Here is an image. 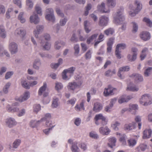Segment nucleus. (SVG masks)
I'll use <instances>...</instances> for the list:
<instances>
[{
  "instance_id": "nucleus-1",
  "label": "nucleus",
  "mask_w": 152,
  "mask_h": 152,
  "mask_svg": "<svg viewBox=\"0 0 152 152\" xmlns=\"http://www.w3.org/2000/svg\"><path fill=\"white\" fill-rule=\"evenodd\" d=\"M115 5V2L114 0H107L106 5L104 2H102L101 5H98L97 9L102 13H109L110 9L114 7Z\"/></svg>"
},
{
  "instance_id": "nucleus-2",
  "label": "nucleus",
  "mask_w": 152,
  "mask_h": 152,
  "mask_svg": "<svg viewBox=\"0 0 152 152\" xmlns=\"http://www.w3.org/2000/svg\"><path fill=\"white\" fill-rule=\"evenodd\" d=\"M132 5L129 6V8L132 11H130L129 15L132 17L135 16L136 15L140 12L142 8V5L137 1H136L133 7Z\"/></svg>"
},
{
  "instance_id": "nucleus-3",
  "label": "nucleus",
  "mask_w": 152,
  "mask_h": 152,
  "mask_svg": "<svg viewBox=\"0 0 152 152\" xmlns=\"http://www.w3.org/2000/svg\"><path fill=\"white\" fill-rule=\"evenodd\" d=\"M50 38V35L47 34H45L44 37L41 38L42 40L40 44L43 49L47 50L50 49L51 45L47 41L49 40Z\"/></svg>"
},
{
  "instance_id": "nucleus-4",
  "label": "nucleus",
  "mask_w": 152,
  "mask_h": 152,
  "mask_svg": "<svg viewBox=\"0 0 152 152\" xmlns=\"http://www.w3.org/2000/svg\"><path fill=\"white\" fill-rule=\"evenodd\" d=\"M51 115L49 113L46 114L45 115V117L43 118L40 121H32L30 122V126L33 127L34 128L37 126V124H38L40 121H42L43 120H44L46 121V125L48 126L51 127V124L50 123L49 125H48V123H49V121H48L51 118Z\"/></svg>"
},
{
  "instance_id": "nucleus-5",
  "label": "nucleus",
  "mask_w": 152,
  "mask_h": 152,
  "mask_svg": "<svg viewBox=\"0 0 152 152\" xmlns=\"http://www.w3.org/2000/svg\"><path fill=\"white\" fill-rule=\"evenodd\" d=\"M123 9H121L120 11L117 12V14L114 16V22L116 24H121L124 20V18L122 16Z\"/></svg>"
},
{
  "instance_id": "nucleus-6",
  "label": "nucleus",
  "mask_w": 152,
  "mask_h": 152,
  "mask_svg": "<svg viewBox=\"0 0 152 152\" xmlns=\"http://www.w3.org/2000/svg\"><path fill=\"white\" fill-rule=\"evenodd\" d=\"M140 102L141 104L144 106H147L152 103L151 97L148 94H144L140 100Z\"/></svg>"
},
{
  "instance_id": "nucleus-7",
  "label": "nucleus",
  "mask_w": 152,
  "mask_h": 152,
  "mask_svg": "<svg viewBox=\"0 0 152 152\" xmlns=\"http://www.w3.org/2000/svg\"><path fill=\"white\" fill-rule=\"evenodd\" d=\"M126 48V45L124 43L119 44L117 45L115 51V55L118 58L120 59L121 58V51L119 50L124 49Z\"/></svg>"
},
{
  "instance_id": "nucleus-8",
  "label": "nucleus",
  "mask_w": 152,
  "mask_h": 152,
  "mask_svg": "<svg viewBox=\"0 0 152 152\" xmlns=\"http://www.w3.org/2000/svg\"><path fill=\"white\" fill-rule=\"evenodd\" d=\"M47 14L45 16L46 19L53 22L55 20V18L53 15V10L51 8H48L46 10Z\"/></svg>"
},
{
  "instance_id": "nucleus-9",
  "label": "nucleus",
  "mask_w": 152,
  "mask_h": 152,
  "mask_svg": "<svg viewBox=\"0 0 152 152\" xmlns=\"http://www.w3.org/2000/svg\"><path fill=\"white\" fill-rule=\"evenodd\" d=\"M95 120V123L98 125V121L99 120H101L102 124V125H106L107 124V122L106 121V118L105 117L103 116L101 113L96 115L94 118Z\"/></svg>"
},
{
  "instance_id": "nucleus-10",
  "label": "nucleus",
  "mask_w": 152,
  "mask_h": 152,
  "mask_svg": "<svg viewBox=\"0 0 152 152\" xmlns=\"http://www.w3.org/2000/svg\"><path fill=\"white\" fill-rule=\"evenodd\" d=\"M75 69V67H72L67 69L64 70L62 73L63 79L64 80L69 79V78H68L66 75V74H70V75H72L73 74Z\"/></svg>"
},
{
  "instance_id": "nucleus-11",
  "label": "nucleus",
  "mask_w": 152,
  "mask_h": 152,
  "mask_svg": "<svg viewBox=\"0 0 152 152\" xmlns=\"http://www.w3.org/2000/svg\"><path fill=\"white\" fill-rule=\"evenodd\" d=\"M115 89V88H113L111 86L109 85L107 88H105L104 92V95L107 96L113 95V92Z\"/></svg>"
},
{
  "instance_id": "nucleus-12",
  "label": "nucleus",
  "mask_w": 152,
  "mask_h": 152,
  "mask_svg": "<svg viewBox=\"0 0 152 152\" xmlns=\"http://www.w3.org/2000/svg\"><path fill=\"white\" fill-rule=\"evenodd\" d=\"M82 83V82L81 81H79L77 83L76 82H73L69 83L68 85V88L72 90H74L75 88H78L80 87Z\"/></svg>"
},
{
  "instance_id": "nucleus-13",
  "label": "nucleus",
  "mask_w": 152,
  "mask_h": 152,
  "mask_svg": "<svg viewBox=\"0 0 152 152\" xmlns=\"http://www.w3.org/2000/svg\"><path fill=\"white\" fill-rule=\"evenodd\" d=\"M132 51L133 52L132 56L130 55H128L127 56V58L129 61H134L137 58V49L135 48H133L132 49Z\"/></svg>"
},
{
  "instance_id": "nucleus-14",
  "label": "nucleus",
  "mask_w": 152,
  "mask_h": 152,
  "mask_svg": "<svg viewBox=\"0 0 152 152\" xmlns=\"http://www.w3.org/2000/svg\"><path fill=\"white\" fill-rule=\"evenodd\" d=\"M30 93L29 92H25L23 96H21L19 98H16L15 99L17 101L22 102L27 99L29 97Z\"/></svg>"
},
{
  "instance_id": "nucleus-15",
  "label": "nucleus",
  "mask_w": 152,
  "mask_h": 152,
  "mask_svg": "<svg viewBox=\"0 0 152 152\" xmlns=\"http://www.w3.org/2000/svg\"><path fill=\"white\" fill-rule=\"evenodd\" d=\"M130 69L129 67L128 66H124L120 68L118 73V76L121 79H122L124 78V76L122 75L121 74L123 72L128 71Z\"/></svg>"
},
{
  "instance_id": "nucleus-16",
  "label": "nucleus",
  "mask_w": 152,
  "mask_h": 152,
  "mask_svg": "<svg viewBox=\"0 0 152 152\" xmlns=\"http://www.w3.org/2000/svg\"><path fill=\"white\" fill-rule=\"evenodd\" d=\"M22 86L26 89H28L30 88V86H33L36 85L37 83L36 81H34L32 83H29L26 82L25 81L22 80L21 82Z\"/></svg>"
},
{
  "instance_id": "nucleus-17",
  "label": "nucleus",
  "mask_w": 152,
  "mask_h": 152,
  "mask_svg": "<svg viewBox=\"0 0 152 152\" xmlns=\"http://www.w3.org/2000/svg\"><path fill=\"white\" fill-rule=\"evenodd\" d=\"M9 48L12 54L15 53L17 51V45L15 42L10 43V44Z\"/></svg>"
},
{
  "instance_id": "nucleus-18",
  "label": "nucleus",
  "mask_w": 152,
  "mask_h": 152,
  "mask_svg": "<svg viewBox=\"0 0 152 152\" xmlns=\"http://www.w3.org/2000/svg\"><path fill=\"white\" fill-rule=\"evenodd\" d=\"M108 21L107 17L105 16H102L99 18V25L100 26H106L107 24Z\"/></svg>"
},
{
  "instance_id": "nucleus-19",
  "label": "nucleus",
  "mask_w": 152,
  "mask_h": 152,
  "mask_svg": "<svg viewBox=\"0 0 152 152\" xmlns=\"http://www.w3.org/2000/svg\"><path fill=\"white\" fill-rule=\"evenodd\" d=\"M140 37L144 41H146L150 39L151 36L149 32H143L140 34Z\"/></svg>"
},
{
  "instance_id": "nucleus-20",
  "label": "nucleus",
  "mask_w": 152,
  "mask_h": 152,
  "mask_svg": "<svg viewBox=\"0 0 152 152\" xmlns=\"http://www.w3.org/2000/svg\"><path fill=\"white\" fill-rule=\"evenodd\" d=\"M6 123L9 127H12L16 124V122L15 120L12 118H10L7 119Z\"/></svg>"
},
{
  "instance_id": "nucleus-21",
  "label": "nucleus",
  "mask_w": 152,
  "mask_h": 152,
  "mask_svg": "<svg viewBox=\"0 0 152 152\" xmlns=\"http://www.w3.org/2000/svg\"><path fill=\"white\" fill-rule=\"evenodd\" d=\"M44 27L42 26L38 25L36 27V30L34 31V33L37 38L38 37V35L42 32L43 29Z\"/></svg>"
},
{
  "instance_id": "nucleus-22",
  "label": "nucleus",
  "mask_w": 152,
  "mask_h": 152,
  "mask_svg": "<svg viewBox=\"0 0 152 152\" xmlns=\"http://www.w3.org/2000/svg\"><path fill=\"white\" fill-rule=\"evenodd\" d=\"M152 131L151 129H146L143 132V138L147 139L150 138L151 136Z\"/></svg>"
},
{
  "instance_id": "nucleus-23",
  "label": "nucleus",
  "mask_w": 152,
  "mask_h": 152,
  "mask_svg": "<svg viewBox=\"0 0 152 152\" xmlns=\"http://www.w3.org/2000/svg\"><path fill=\"white\" fill-rule=\"evenodd\" d=\"M132 98L130 96H126V95H123L119 99L118 102L119 103L121 104L123 102L128 101Z\"/></svg>"
},
{
  "instance_id": "nucleus-24",
  "label": "nucleus",
  "mask_w": 152,
  "mask_h": 152,
  "mask_svg": "<svg viewBox=\"0 0 152 152\" xmlns=\"http://www.w3.org/2000/svg\"><path fill=\"white\" fill-rule=\"evenodd\" d=\"M131 77H133L136 82H141L143 80L142 77L138 74H133L131 76Z\"/></svg>"
},
{
  "instance_id": "nucleus-25",
  "label": "nucleus",
  "mask_w": 152,
  "mask_h": 152,
  "mask_svg": "<svg viewBox=\"0 0 152 152\" xmlns=\"http://www.w3.org/2000/svg\"><path fill=\"white\" fill-rule=\"evenodd\" d=\"M136 126V124L132 122L129 124H126L125 125L124 129L125 130H131L134 129Z\"/></svg>"
},
{
  "instance_id": "nucleus-26",
  "label": "nucleus",
  "mask_w": 152,
  "mask_h": 152,
  "mask_svg": "<svg viewBox=\"0 0 152 152\" xmlns=\"http://www.w3.org/2000/svg\"><path fill=\"white\" fill-rule=\"evenodd\" d=\"M102 108V106L99 103L96 102L94 104L93 110L96 112H98Z\"/></svg>"
},
{
  "instance_id": "nucleus-27",
  "label": "nucleus",
  "mask_w": 152,
  "mask_h": 152,
  "mask_svg": "<svg viewBox=\"0 0 152 152\" xmlns=\"http://www.w3.org/2000/svg\"><path fill=\"white\" fill-rule=\"evenodd\" d=\"M30 20L31 23H33L35 24H37L39 22V19L37 15H35L30 16Z\"/></svg>"
},
{
  "instance_id": "nucleus-28",
  "label": "nucleus",
  "mask_w": 152,
  "mask_h": 152,
  "mask_svg": "<svg viewBox=\"0 0 152 152\" xmlns=\"http://www.w3.org/2000/svg\"><path fill=\"white\" fill-rule=\"evenodd\" d=\"M99 131L100 133L103 135H107L110 132V130L106 126L104 128L101 127L99 129Z\"/></svg>"
},
{
  "instance_id": "nucleus-29",
  "label": "nucleus",
  "mask_w": 152,
  "mask_h": 152,
  "mask_svg": "<svg viewBox=\"0 0 152 152\" xmlns=\"http://www.w3.org/2000/svg\"><path fill=\"white\" fill-rule=\"evenodd\" d=\"M15 34L19 35L21 37H23L25 35L26 32L21 28H18L15 31Z\"/></svg>"
},
{
  "instance_id": "nucleus-30",
  "label": "nucleus",
  "mask_w": 152,
  "mask_h": 152,
  "mask_svg": "<svg viewBox=\"0 0 152 152\" xmlns=\"http://www.w3.org/2000/svg\"><path fill=\"white\" fill-rule=\"evenodd\" d=\"M108 141L109 143L108 144V145L110 148H112L113 146L115 145L116 139L115 138L113 137L109 139Z\"/></svg>"
},
{
  "instance_id": "nucleus-31",
  "label": "nucleus",
  "mask_w": 152,
  "mask_h": 152,
  "mask_svg": "<svg viewBox=\"0 0 152 152\" xmlns=\"http://www.w3.org/2000/svg\"><path fill=\"white\" fill-rule=\"evenodd\" d=\"M63 60L61 58H59L57 63H52L51 65V67L54 69H56L62 63Z\"/></svg>"
},
{
  "instance_id": "nucleus-32",
  "label": "nucleus",
  "mask_w": 152,
  "mask_h": 152,
  "mask_svg": "<svg viewBox=\"0 0 152 152\" xmlns=\"http://www.w3.org/2000/svg\"><path fill=\"white\" fill-rule=\"evenodd\" d=\"M85 102V101L83 100L80 104V105H76L75 107V109L77 111H79L81 109L84 110V103Z\"/></svg>"
},
{
  "instance_id": "nucleus-33",
  "label": "nucleus",
  "mask_w": 152,
  "mask_h": 152,
  "mask_svg": "<svg viewBox=\"0 0 152 152\" xmlns=\"http://www.w3.org/2000/svg\"><path fill=\"white\" fill-rule=\"evenodd\" d=\"M47 87V84L45 83H44L43 85L39 89L38 94L40 96L45 91Z\"/></svg>"
},
{
  "instance_id": "nucleus-34",
  "label": "nucleus",
  "mask_w": 152,
  "mask_h": 152,
  "mask_svg": "<svg viewBox=\"0 0 152 152\" xmlns=\"http://www.w3.org/2000/svg\"><path fill=\"white\" fill-rule=\"evenodd\" d=\"M0 36L3 38L6 37V32L2 26H0Z\"/></svg>"
},
{
  "instance_id": "nucleus-35",
  "label": "nucleus",
  "mask_w": 152,
  "mask_h": 152,
  "mask_svg": "<svg viewBox=\"0 0 152 152\" xmlns=\"http://www.w3.org/2000/svg\"><path fill=\"white\" fill-rule=\"evenodd\" d=\"M115 69H113L112 71H111L110 70H108L105 72L104 75L106 76L110 77L111 76L115 74Z\"/></svg>"
},
{
  "instance_id": "nucleus-36",
  "label": "nucleus",
  "mask_w": 152,
  "mask_h": 152,
  "mask_svg": "<svg viewBox=\"0 0 152 152\" xmlns=\"http://www.w3.org/2000/svg\"><path fill=\"white\" fill-rule=\"evenodd\" d=\"M126 136L125 134H123L121 135V137L119 139V141L123 145H125L126 144Z\"/></svg>"
},
{
  "instance_id": "nucleus-37",
  "label": "nucleus",
  "mask_w": 152,
  "mask_h": 152,
  "mask_svg": "<svg viewBox=\"0 0 152 152\" xmlns=\"http://www.w3.org/2000/svg\"><path fill=\"white\" fill-rule=\"evenodd\" d=\"M77 143L75 142L73 143L71 148L72 151V152H79V148H78L77 145Z\"/></svg>"
},
{
  "instance_id": "nucleus-38",
  "label": "nucleus",
  "mask_w": 152,
  "mask_h": 152,
  "mask_svg": "<svg viewBox=\"0 0 152 152\" xmlns=\"http://www.w3.org/2000/svg\"><path fill=\"white\" fill-rule=\"evenodd\" d=\"M127 142L129 146L133 147L136 144V141L134 139H130L128 140Z\"/></svg>"
},
{
  "instance_id": "nucleus-39",
  "label": "nucleus",
  "mask_w": 152,
  "mask_h": 152,
  "mask_svg": "<svg viewBox=\"0 0 152 152\" xmlns=\"http://www.w3.org/2000/svg\"><path fill=\"white\" fill-rule=\"evenodd\" d=\"M148 49L147 48H145L142 50V53L140 56V58L141 60H143L146 56V53L148 52Z\"/></svg>"
},
{
  "instance_id": "nucleus-40",
  "label": "nucleus",
  "mask_w": 152,
  "mask_h": 152,
  "mask_svg": "<svg viewBox=\"0 0 152 152\" xmlns=\"http://www.w3.org/2000/svg\"><path fill=\"white\" fill-rule=\"evenodd\" d=\"M114 30L112 28L107 29L104 31V33L107 35H112L114 33Z\"/></svg>"
},
{
  "instance_id": "nucleus-41",
  "label": "nucleus",
  "mask_w": 152,
  "mask_h": 152,
  "mask_svg": "<svg viewBox=\"0 0 152 152\" xmlns=\"http://www.w3.org/2000/svg\"><path fill=\"white\" fill-rule=\"evenodd\" d=\"M64 45V42H59L58 41H56L55 42L54 47L56 49L58 50L60 48V47L61 46Z\"/></svg>"
},
{
  "instance_id": "nucleus-42",
  "label": "nucleus",
  "mask_w": 152,
  "mask_h": 152,
  "mask_svg": "<svg viewBox=\"0 0 152 152\" xmlns=\"http://www.w3.org/2000/svg\"><path fill=\"white\" fill-rule=\"evenodd\" d=\"M127 90L132 91H137L138 90L139 88L136 86H130L129 85L127 87Z\"/></svg>"
},
{
  "instance_id": "nucleus-43",
  "label": "nucleus",
  "mask_w": 152,
  "mask_h": 152,
  "mask_svg": "<svg viewBox=\"0 0 152 152\" xmlns=\"http://www.w3.org/2000/svg\"><path fill=\"white\" fill-rule=\"evenodd\" d=\"M58 98L54 97L53 99V103L52 104V107L53 108L57 107L58 105Z\"/></svg>"
},
{
  "instance_id": "nucleus-44",
  "label": "nucleus",
  "mask_w": 152,
  "mask_h": 152,
  "mask_svg": "<svg viewBox=\"0 0 152 152\" xmlns=\"http://www.w3.org/2000/svg\"><path fill=\"white\" fill-rule=\"evenodd\" d=\"M24 13L23 12H20L18 17V19L19 20L21 23H23L25 22L26 20L24 18L23 15Z\"/></svg>"
},
{
  "instance_id": "nucleus-45",
  "label": "nucleus",
  "mask_w": 152,
  "mask_h": 152,
  "mask_svg": "<svg viewBox=\"0 0 152 152\" xmlns=\"http://www.w3.org/2000/svg\"><path fill=\"white\" fill-rule=\"evenodd\" d=\"M7 111L9 112H18L19 110V109L17 107H9V106H8L7 107Z\"/></svg>"
},
{
  "instance_id": "nucleus-46",
  "label": "nucleus",
  "mask_w": 152,
  "mask_h": 152,
  "mask_svg": "<svg viewBox=\"0 0 152 152\" xmlns=\"http://www.w3.org/2000/svg\"><path fill=\"white\" fill-rule=\"evenodd\" d=\"M138 108V105L136 104H130L128 110L129 111H131L133 110H137Z\"/></svg>"
},
{
  "instance_id": "nucleus-47",
  "label": "nucleus",
  "mask_w": 152,
  "mask_h": 152,
  "mask_svg": "<svg viewBox=\"0 0 152 152\" xmlns=\"http://www.w3.org/2000/svg\"><path fill=\"white\" fill-rule=\"evenodd\" d=\"M135 121L137 122H139L138 123V127L139 129H141L142 124L140 122L141 121V118L140 117L138 116H136L135 118Z\"/></svg>"
},
{
  "instance_id": "nucleus-48",
  "label": "nucleus",
  "mask_w": 152,
  "mask_h": 152,
  "mask_svg": "<svg viewBox=\"0 0 152 152\" xmlns=\"http://www.w3.org/2000/svg\"><path fill=\"white\" fill-rule=\"evenodd\" d=\"M98 35V34H95L93 35L87 39V43L88 44H90L91 42L97 37Z\"/></svg>"
},
{
  "instance_id": "nucleus-49",
  "label": "nucleus",
  "mask_w": 152,
  "mask_h": 152,
  "mask_svg": "<svg viewBox=\"0 0 152 152\" xmlns=\"http://www.w3.org/2000/svg\"><path fill=\"white\" fill-rule=\"evenodd\" d=\"M84 26L86 32L87 33H88L91 30L89 29V24L88 23V21L86 20L84 22Z\"/></svg>"
},
{
  "instance_id": "nucleus-50",
  "label": "nucleus",
  "mask_w": 152,
  "mask_h": 152,
  "mask_svg": "<svg viewBox=\"0 0 152 152\" xmlns=\"http://www.w3.org/2000/svg\"><path fill=\"white\" fill-rule=\"evenodd\" d=\"M26 3L27 6L28 7V9H30L33 7V3L31 0H26Z\"/></svg>"
},
{
  "instance_id": "nucleus-51",
  "label": "nucleus",
  "mask_w": 152,
  "mask_h": 152,
  "mask_svg": "<svg viewBox=\"0 0 152 152\" xmlns=\"http://www.w3.org/2000/svg\"><path fill=\"white\" fill-rule=\"evenodd\" d=\"M147 148V146L146 145L144 144H141L137 148L138 152H140L139 149H140L142 151H144Z\"/></svg>"
},
{
  "instance_id": "nucleus-52",
  "label": "nucleus",
  "mask_w": 152,
  "mask_h": 152,
  "mask_svg": "<svg viewBox=\"0 0 152 152\" xmlns=\"http://www.w3.org/2000/svg\"><path fill=\"white\" fill-rule=\"evenodd\" d=\"M63 87V86L60 83L57 82L56 83L55 88L58 91L61 89Z\"/></svg>"
},
{
  "instance_id": "nucleus-53",
  "label": "nucleus",
  "mask_w": 152,
  "mask_h": 152,
  "mask_svg": "<svg viewBox=\"0 0 152 152\" xmlns=\"http://www.w3.org/2000/svg\"><path fill=\"white\" fill-rule=\"evenodd\" d=\"M143 21L146 23L147 26L150 27H152V22L149 19L145 18Z\"/></svg>"
},
{
  "instance_id": "nucleus-54",
  "label": "nucleus",
  "mask_w": 152,
  "mask_h": 152,
  "mask_svg": "<svg viewBox=\"0 0 152 152\" xmlns=\"http://www.w3.org/2000/svg\"><path fill=\"white\" fill-rule=\"evenodd\" d=\"M34 111L36 113H37L40 110L41 106L39 104H36L34 105L33 106Z\"/></svg>"
},
{
  "instance_id": "nucleus-55",
  "label": "nucleus",
  "mask_w": 152,
  "mask_h": 152,
  "mask_svg": "<svg viewBox=\"0 0 152 152\" xmlns=\"http://www.w3.org/2000/svg\"><path fill=\"white\" fill-rule=\"evenodd\" d=\"M21 142V141L20 140H16L13 144V146L14 148H17L20 145Z\"/></svg>"
},
{
  "instance_id": "nucleus-56",
  "label": "nucleus",
  "mask_w": 152,
  "mask_h": 152,
  "mask_svg": "<svg viewBox=\"0 0 152 152\" xmlns=\"http://www.w3.org/2000/svg\"><path fill=\"white\" fill-rule=\"evenodd\" d=\"M91 8V4H88L86 7V11L84 12V15L87 16L88 14V11Z\"/></svg>"
},
{
  "instance_id": "nucleus-57",
  "label": "nucleus",
  "mask_w": 152,
  "mask_h": 152,
  "mask_svg": "<svg viewBox=\"0 0 152 152\" xmlns=\"http://www.w3.org/2000/svg\"><path fill=\"white\" fill-rule=\"evenodd\" d=\"M132 23L133 24L132 32L135 33L138 30V26L137 24L134 22H132Z\"/></svg>"
},
{
  "instance_id": "nucleus-58",
  "label": "nucleus",
  "mask_w": 152,
  "mask_h": 152,
  "mask_svg": "<svg viewBox=\"0 0 152 152\" xmlns=\"http://www.w3.org/2000/svg\"><path fill=\"white\" fill-rule=\"evenodd\" d=\"M152 69V68L151 67L147 68L144 72V75L145 76H148L151 73Z\"/></svg>"
},
{
  "instance_id": "nucleus-59",
  "label": "nucleus",
  "mask_w": 152,
  "mask_h": 152,
  "mask_svg": "<svg viewBox=\"0 0 152 152\" xmlns=\"http://www.w3.org/2000/svg\"><path fill=\"white\" fill-rule=\"evenodd\" d=\"M120 124L118 122H116L115 123L112 125V127L114 130L117 131L118 129V126H119Z\"/></svg>"
},
{
  "instance_id": "nucleus-60",
  "label": "nucleus",
  "mask_w": 152,
  "mask_h": 152,
  "mask_svg": "<svg viewBox=\"0 0 152 152\" xmlns=\"http://www.w3.org/2000/svg\"><path fill=\"white\" fill-rule=\"evenodd\" d=\"M75 50V54L76 56H77L79 52V47L78 45H75L74 47Z\"/></svg>"
},
{
  "instance_id": "nucleus-61",
  "label": "nucleus",
  "mask_w": 152,
  "mask_h": 152,
  "mask_svg": "<svg viewBox=\"0 0 152 152\" xmlns=\"http://www.w3.org/2000/svg\"><path fill=\"white\" fill-rule=\"evenodd\" d=\"M76 100V99L75 98H73L70 100H68L67 101V104H70L73 105L75 104Z\"/></svg>"
},
{
  "instance_id": "nucleus-62",
  "label": "nucleus",
  "mask_w": 152,
  "mask_h": 152,
  "mask_svg": "<svg viewBox=\"0 0 152 152\" xmlns=\"http://www.w3.org/2000/svg\"><path fill=\"white\" fill-rule=\"evenodd\" d=\"M10 86V83H7L5 85V87L3 88V91L5 94H6L8 92V89Z\"/></svg>"
},
{
  "instance_id": "nucleus-63",
  "label": "nucleus",
  "mask_w": 152,
  "mask_h": 152,
  "mask_svg": "<svg viewBox=\"0 0 152 152\" xmlns=\"http://www.w3.org/2000/svg\"><path fill=\"white\" fill-rule=\"evenodd\" d=\"M35 10L37 12L38 14H39V15H42L41 9L40 7H39L36 6L35 7Z\"/></svg>"
},
{
  "instance_id": "nucleus-64",
  "label": "nucleus",
  "mask_w": 152,
  "mask_h": 152,
  "mask_svg": "<svg viewBox=\"0 0 152 152\" xmlns=\"http://www.w3.org/2000/svg\"><path fill=\"white\" fill-rule=\"evenodd\" d=\"M114 39L113 38H110L107 43V46H112L113 44Z\"/></svg>"
}]
</instances>
